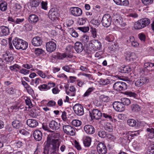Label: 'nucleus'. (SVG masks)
I'll return each instance as SVG.
<instances>
[{
    "label": "nucleus",
    "instance_id": "nucleus-45",
    "mask_svg": "<svg viewBox=\"0 0 154 154\" xmlns=\"http://www.w3.org/2000/svg\"><path fill=\"white\" fill-rule=\"evenodd\" d=\"M34 52L36 55L38 56L43 54L45 52V51L42 49L36 48L35 49Z\"/></svg>",
    "mask_w": 154,
    "mask_h": 154
},
{
    "label": "nucleus",
    "instance_id": "nucleus-7",
    "mask_svg": "<svg viewBox=\"0 0 154 154\" xmlns=\"http://www.w3.org/2000/svg\"><path fill=\"white\" fill-rule=\"evenodd\" d=\"M63 129L64 132L68 135L73 136L75 134V130L70 125H63Z\"/></svg>",
    "mask_w": 154,
    "mask_h": 154
},
{
    "label": "nucleus",
    "instance_id": "nucleus-8",
    "mask_svg": "<svg viewBox=\"0 0 154 154\" xmlns=\"http://www.w3.org/2000/svg\"><path fill=\"white\" fill-rule=\"evenodd\" d=\"M75 113L79 116L82 115L84 114L83 107L79 104H75L73 107Z\"/></svg>",
    "mask_w": 154,
    "mask_h": 154
},
{
    "label": "nucleus",
    "instance_id": "nucleus-6",
    "mask_svg": "<svg viewBox=\"0 0 154 154\" xmlns=\"http://www.w3.org/2000/svg\"><path fill=\"white\" fill-rule=\"evenodd\" d=\"M72 48V46L68 47L66 48V53H63L62 54L59 53L57 54L56 55V57L58 59H63L66 57H68L71 58L72 57V55L71 54V51H69L68 52L69 49H71L70 47Z\"/></svg>",
    "mask_w": 154,
    "mask_h": 154
},
{
    "label": "nucleus",
    "instance_id": "nucleus-12",
    "mask_svg": "<svg viewBox=\"0 0 154 154\" xmlns=\"http://www.w3.org/2000/svg\"><path fill=\"white\" fill-rule=\"evenodd\" d=\"M114 109L118 112H122L124 110V106L122 103L120 102H114L112 104Z\"/></svg>",
    "mask_w": 154,
    "mask_h": 154
},
{
    "label": "nucleus",
    "instance_id": "nucleus-10",
    "mask_svg": "<svg viewBox=\"0 0 154 154\" xmlns=\"http://www.w3.org/2000/svg\"><path fill=\"white\" fill-rule=\"evenodd\" d=\"M97 150L99 154H106L107 152V149L103 143H99L97 146Z\"/></svg>",
    "mask_w": 154,
    "mask_h": 154
},
{
    "label": "nucleus",
    "instance_id": "nucleus-54",
    "mask_svg": "<svg viewBox=\"0 0 154 154\" xmlns=\"http://www.w3.org/2000/svg\"><path fill=\"white\" fill-rule=\"evenodd\" d=\"M91 36L92 37L95 38L97 37V29L91 27Z\"/></svg>",
    "mask_w": 154,
    "mask_h": 154
},
{
    "label": "nucleus",
    "instance_id": "nucleus-64",
    "mask_svg": "<svg viewBox=\"0 0 154 154\" xmlns=\"http://www.w3.org/2000/svg\"><path fill=\"white\" fill-rule=\"evenodd\" d=\"M143 4L145 5H149L153 2V0H142Z\"/></svg>",
    "mask_w": 154,
    "mask_h": 154
},
{
    "label": "nucleus",
    "instance_id": "nucleus-23",
    "mask_svg": "<svg viewBox=\"0 0 154 154\" xmlns=\"http://www.w3.org/2000/svg\"><path fill=\"white\" fill-rule=\"evenodd\" d=\"M75 49L77 53L81 52L84 49L83 44L79 42H76L75 44Z\"/></svg>",
    "mask_w": 154,
    "mask_h": 154
},
{
    "label": "nucleus",
    "instance_id": "nucleus-19",
    "mask_svg": "<svg viewBox=\"0 0 154 154\" xmlns=\"http://www.w3.org/2000/svg\"><path fill=\"white\" fill-rule=\"evenodd\" d=\"M3 57L7 62H11L14 60L13 55L9 53L4 52L3 54Z\"/></svg>",
    "mask_w": 154,
    "mask_h": 154
},
{
    "label": "nucleus",
    "instance_id": "nucleus-56",
    "mask_svg": "<svg viewBox=\"0 0 154 154\" xmlns=\"http://www.w3.org/2000/svg\"><path fill=\"white\" fill-rule=\"evenodd\" d=\"M38 88L40 91L48 90L50 88V87L48 86V85L46 84H43L40 85Z\"/></svg>",
    "mask_w": 154,
    "mask_h": 154
},
{
    "label": "nucleus",
    "instance_id": "nucleus-38",
    "mask_svg": "<svg viewBox=\"0 0 154 154\" xmlns=\"http://www.w3.org/2000/svg\"><path fill=\"white\" fill-rule=\"evenodd\" d=\"M11 142L13 143V146L15 148H20L22 145V142L21 141H14Z\"/></svg>",
    "mask_w": 154,
    "mask_h": 154
},
{
    "label": "nucleus",
    "instance_id": "nucleus-33",
    "mask_svg": "<svg viewBox=\"0 0 154 154\" xmlns=\"http://www.w3.org/2000/svg\"><path fill=\"white\" fill-rule=\"evenodd\" d=\"M146 131L147 132L148 137L150 139H152L154 137V129L152 128H147Z\"/></svg>",
    "mask_w": 154,
    "mask_h": 154
},
{
    "label": "nucleus",
    "instance_id": "nucleus-2",
    "mask_svg": "<svg viewBox=\"0 0 154 154\" xmlns=\"http://www.w3.org/2000/svg\"><path fill=\"white\" fill-rule=\"evenodd\" d=\"M102 45L100 42L97 39L91 40L88 43V46L86 47L87 52L90 53L92 50L96 51L100 50Z\"/></svg>",
    "mask_w": 154,
    "mask_h": 154
},
{
    "label": "nucleus",
    "instance_id": "nucleus-26",
    "mask_svg": "<svg viewBox=\"0 0 154 154\" xmlns=\"http://www.w3.org/2000/svg\"><path fill=\"white\" fill-rule=\"evenodd\" d=\"M131 70V68L128 66L121 67L118 69L119 72L122 73H128Z\"/></svg>",
    "mask_w": 154,
    "mask_h": 154
},
{
    "label": "nucleus",
    "instance_id": "nucleus-46",
    "mask_svg": "<svg viewBox=\"0 0 154 154\" xmlns=\"http://www.w3.org/2000/svg\"><path fill=\"white\" fill-rule=\"evenodd\" d=\"M7 8V3L6 2H3L0 5V9L2 11H5Z\"/></svg>",
    "mask_w": 154,
    "mask_h": 154
},
{
    "label": "nucleus",
    "instance_id": "nucleus-1",
    "mask_svg": "<svg viewBox=\"0 0 154 154\" xmlns=\"http://www.w3.org/2000/svg\"><path fill=\"white\" fill-rule=\"evenodd\" d=\"M60 136L59 133H55L48 135L46 144L48 147L45 148V154H57V152L60 143L58 139Z\"/></svg>",
    "mask_w": 154,
    "mask_h": 154
},
{
    "label": "nucleus",
    "instance_id": "nucleus-58",
    "mask_svg": "<svg viewBox=\"0 0 154 154\" xmlns=\"http://www.w3.org/2000/svg\"><path fill=\"white\" fill-rule=\"evenodd\" d=\"M98 135L100 137L104 138L106 136L107 134L105 131L100 130L98 131Z\"/></svg>",
    "mask_w": 154,
    "mask_h": 154
},
{
    "label": "nucleus",
    "instance_id": "nucleus-22",
    "mask_svg": "<svg viewBox=\"0 0 154 154\" xmlns=\"http://www.w3.org/2000/svg\"><path fill=\"white\" fill-rule=\"evenodd\" d=\"M26 124L29 127L31 128H35L38 125V122L33 119H28L26 121Z\"/></svg>",
    "mask_w": 154,
    "mask_h": 154
},
{
    "label": "nucleus",
    "instance_id": "nucleus-37",
    "mask_svg": "<svg viewBox=\"0 0 154 154\" xmlns=\"http://www.w3.org/2000/svg\"><path fill=\"white\" fill-rule=\"evenodd\" d=\"M13 127L19 129L22 126L21 123L20 121L15 120L12 122Z\"/></svg>",
    "mask_w": 154,
    "mask_h": 154
},
{
    "label": "nucleus",
    "instance_id": "nucleus-60",
    "mask_svg": "<svg viewBox=\"0 0 154 154\" xmlns=\"http://www.w3.org/2000/svg\"><path fill=\"white\" fill-rule=\"evenodd\" d=\"M77 29L81 30L83 32H86L89 30V28L88 26L86 27H79L77 28Z\"/></svg>",
    "mask_w": 154,
    "mask_h": 154
},
{
    "label": "nucleus",
    "instance_id": "nucleus-43",
    "mask_svg": "<svg viewBox=\"0 0 154 154\" xmlns=\"http://www.w3.org/2000/svg\"><path fill=\"white\" fill-rule=\"evenodd\" d=\"M122 103L123 104V106L124 105L126 106H128L131 103V101L129 99L126 98H122L121 100Z\"/></svg>",
    "mask_w": 154,
    "mask_h": 154
},
{
    "label": "nucleus",
    "instance_id": "nucleus-42",
    "mask_svg": "<svg viewBox=\"0 0 154 154\" xmlns=\"http://www.w3.org/2000/svg\"><path fill=\"white\" fill-rule=\"evenodd\" d=\"M69 32L72 36L75 38H77L78 37L79 35L78 33L73 29V28H69Z\"/></svg>",
    "mask_w": 154,
    "mask_h": 154
},
{
    "label": "nucleus",
    "instance_id": "nucleus-57",
    "mask_svg": "<svg viewBox=\"0 0 154 154\" xmlns=\"http://www.w3.org/2000/svg\"><path fill=\"white\" fill-rule=\"evenodd\" d=\"M6 137L2 135L0 136V148L2 147L3 145V142H5Z\"/></svg>",
    "mask_w": 154,
    "mask_h": 154
},
{
    "label": "nucleus",
    "instance_id": "nucleus-24",
    "mask_svg": "<svg viewBox=\"0 0 154 154\" xmlns=\"http://www.w3.org/2000/svg\"><path fill=\"white\" fill-rule=\"evenodd\" d=\"M9 33V30L8 28L5 26L0 27V34L1 35L6 36Z\"/></svg>",
    "mask_w": 154,
    "mask_h": 154
},
{
    "label": "nucleus",
    "instance_id": "nucleus-36",
    "mask_svg": "<svg viewBox=\"0 0 154 154\" xmlns=\"http://www.w3.org/2000/svg\"><path fill=\"white\" fill-rule=\"evenodd\" d=\"M91 139L88 137H86L84 139L83 143L85 146L89 147L91 144Z\"/></svg>",
    "mask_w": 154,
    "mask_h": 154
},
{
    "label": "nucleus",
    "instance_id": "nucleus-31",
    "mask_svg": "<svg viewBox=\"0 0 154 154\" xmlns=\"http://www.w3.org/2000/svg\"><path fill=\"white\" fill-rule=\"evenodd\" d=\"M131 109L133 112H137L141 110L140 106L137 103L132 104L131 106Z\"/></svg>",
    "mask_w": 154,
    "mask_h": 154
},
{
    "label": "nucleus",
    "instance_id": "nucleus-39",
    "mask_svg": "<svg viewBox=\"0 0 154 154\" xmlns=\"http://www.w3.org/2000/svg\"><path fill=\"white\" fill-rule=\"evenodd\" d=\"M140 19L143 25H144V27L148 26L150 23V20L148 18H144Z\"/></svg>",
    "mask_w": 154,
    "mask_h": 154
},
{
    "label": "nucleus",
    "instance_id": "nucleus-32",
    "mask_svg": "<svg viewBox=\"0 0 154 154\" xmlns=\"http://www.w3.org/2000/svg\"><path fill=\"white\" fill-rule=\"evenodd\" d=\"M66 92L68 95L72 96H74L75 95V88L73 86L70 87L69 91H66Z\"/></svg>",
    "mask_w": 154,
    "mask_h": 154
},
{
    "label": "nucleus",
    "instance_id": "nucleus-17",
    "mask_svg": "<svg viewBox=\"0 0 154 154\" xmlns=\"http://www.w3.org/2000/svg\"><path fill=\"white\" fill-rule=\"evenodd\" d=\"M90 114L92 118H93L97 120L99 119L102 116V113L97 109H94L92 110V113H90Z\"/></svg>",
    "mask_w": 154,
    "mask_h": 154
},
{
    "label": "nucleus",
    "instance_id": "nucleus-16",
    "mask_svg": "<svg viewBox=\"0 0 154 154\" xmlns=\"http://www.w3.org/2000/svg\"><path fill=\"white\" fill-rule=\"evenodd\" d=\"M42 42L43 41L42 38L39 36L34 37L32 40V44L34 46H40L42 44Z\"/></svg>",
    "mask_w": 154,
    "mask_h": 154
},
{
    "label": "nucleus",
    "instance_id": "nucleus-29",
    "mask_svg": "<svg viewBox=\"0 0 154 154\" xmlns=\"http://www.w3.org/2000/svg\"><path fill=\"white\" fill-rule=\"evenodd\" d=\"M134 27L135 29L137 30L141 29L144 28V25H143L140 19L138 20L134 24Z\"/></svg>",
    "mask_w": 154,
    "mask_h": 154
},
{
    "label": "nucleus",
    "instance_id": "nucleus-47",
    "mask_svg": "<svg viewBox=\"0 0 154 154\" xmlns=\"http://www.w3.org/2000/svg\"><path fill=\"white\" fill-rule=\"evenodd\" d=\"M94 88L93 87L89 88L84 94L83 96L84 97L88 96L91 94V92L94 91Z\"/></svg>",
    "mask_w": 154,
    "mask_h": 154
},
{
    "label": "nucleus",
    "instance_id": "nucleus-34",
    "mask_svg": "<svg viewBox=\"0 0 154 154\" xmlns=\"http://www.w3.org/2000/svg\"><path fill=\"white\" fill-rule=\"evenodd\" d=\"M129 41L131 43V45L134 47L136 48L139 45L138 42L135 41L134 36H131L129 37Z\"/></svg>",
    "mask_w": 154,
    "mask_h": 154
},
{
    "label": "nucleus",
    "instance_id": "nucleus-27",
    "mask_svg": "<svg viewBox=\"0 0 154 154\" xmlns=\"http://www.w3.org/2000/svg\"><path fill=\"white\" fill-rule=\"evenodd\" d=\"M112 22L117 27L125 25V24L123 23L122 18L121 17H120V18H118L112 21Z\"/></svg>",
    "mask_w": 154,
    "mask_h": 154
},
{
    "label": "nucleus",
    "instance_id": "nucleus-14",
    "mask_svg": "<svg viewBox=\"0 0 154 154\" xmlns=\"http://www.w3.org/2000/svg\"><path fill=\"white\" fill-rule=\"evenodd\" d=\"M149 82V80L146 77L141 78L140 79H138L135 82V85L137 87L142 86L143 85L146 84Z\"/></svg>",
    "mask_w": 154,
    "mask_h": 154
},
{
    "label": "nucleus",
    "instance_id": "nucleus-41",
    "mask_svg": "<svg viewBox=\"0 0 154 154\" xmlns=\"http://www.w3.org/2000/svg\"><path fill=\"white\" fill-rule=\"evenodd\" d=\"M100 101L104 102H108L109 100V98L108 96L104 95H101L100 96Z\"/></svg>",
    "mask_w": 154,
    "mask_h": 154
},
{
    "label": "nucleus",
    "instance_id": "nucleus-50",
    "mask_svg": "<svg viewBox=\"0 0 154 154\" xmlns=\"http://www.w3.org/2000/svg\"><path fill=\"white\" fill-rule=\"evenodd\" d=\"M104 128L106 130L109 131H111L112 130V126L109 123H106L105 125Z\"/></svg>",
    "mask_w": 154,
    "mask_h": 154
},
{
    "label": "nucleus",
    "instance_id": "nucleus-9",
    "mask_svg": "<svg viewBox=\"0 0 154 154\" xmlns=\"http://www.w3.org/2000/svg\"><path fill=\"white\" fill-rule=\"evenodd\" d=\"M58 10L55 8H52L50 10L48 16L50 19L51 20H55L59 16Z\"/></svg>",
    "mask_w": 154,
    "mask_h": 154
},
{
    "label": "nucleus",
    "instance_id": "nucleus-15",
    "mask_svg": "<svg viewBox=\"0 0 154 154\" xmlns=\"http://www.w3.org/2000/svg\"><path fill=\"white\" fill-rule=\"evenodd\" d=\"M71 13L72 15L75 16H79L82 14V11L81 8L77 7H72L71 8Z\"/></svg>",
    "mask_w": 154,
    "mask_h": 154
},
{
    "label": "nucleus",
    "instance_id": "nucleus-62",
    "mask_svg": "<svg viewBox=\"0 0 154 154\" xmlns=\"http://www.w3.org/2000/svg\"><path fill=\"white\" fill-rule=\"evenodd\" d=\"M91 23L92 24L98 26L100 23V21L98 20H95L94 19H93L91 21Z\"/></svg>",
    "mask_w": 154,
    "mask_h": 154
},
{
    "label": "nucleus",
    "instance_id": "nucleus-4",
    "mask_svg": "<svg viewBox=\"0 0 154 154\" xmlns=\"http://www.w3.org/2000/svg\"><path fill=\"white\" fill-rule=\"evenodd\" d=\"M114 90L118 91H124L127 88V85L126 83L123 82H117L113 85Z\"/></svg>",
    "mask_w": 154,
    "mask_h": 154
},
{
    "label": "nucleus",
    "instance_id": "nucleus-59",
    "mask_svg": "<svg viewBox=\"0 0 154 154\" xmlns=\"http://www.w3.org/2000/svg\"><path fill=\"white\" fill-rule=\"evenodd\" d=\"M36 72L43 79H45L46 77L45 74L42 71L37 69H36Z\"/></svg>",
    "mask_w": 154,
    "mask_h": 154
},
{
    "label": "nucleus",
    "instance_id": "nucleus-52",
    "mask_svg": "<svg viewBox=\"0 0 154 154\" xmlns=\"http://www.w3.org/2000/svg\"><path fill=\"white\" fill-rule=\"evenodd\" d=\"M72 123L73 125L75 127H78L81 125L82 122L78 120L75 119L72 120Z\"/></svg>",
    "mask_w": 154,
    "mask_h": 154
},
{
    "label": "nucleus",
    "instance_id": "nucleus-25",
    "mask_svg": "<svg viewBox=\"0 0 154 154\" xmlns=\"http://www.w3.org/2000/svg\"><path fill=\"white\" fill-rule=\"evenodd\" d=\"M28 20L30 23L35 24L38 21V18L35 14H30L29 16Z\"/></svg>",
    "mask_w": 154,
    "mask_h": 154
},
{
    "label": "nucleus",
    "instance_id": "nucleus-44",
    "mask_svg": "<svg viewBox=\"0 0 154 154\" xmlns=\"http://www.w3.org/2000/svg\"><path fill=\"white\" fill-rule=\"evenodd\" d=\"M115 39L113 35L112 34L107 35L105 38V40L109 42H113Z\"/></svg>",
    "mask_w": 154,
    "mask_h": 154
},
{
    "label": "nucleus",
    "instance_id": "nucleus-11",
    "mask_svg": "<svg viewBox=\"0 0 154 154\" xmlns=\"http://www.w3.org/2000/svg\"><path fill=\"white\" fill-rule=\"evenodd\" d=\"M46 48L47 51L51 53L54 51L56 48V43L52 41H50L46 43Z\"/></svg>",
    "mask_w": 154,
    "mask_h": 154
},
{
    "label": "nucleus",
    "instance_id": "nucleus-28",
    "mask_svg": "<svg viewBox=\"0 0 154 154\" xmlns=\"http://www.w3.org/2000/svg\"><path fill=\"white\" fill-rule=\"evenodd\" d=\"M144 68L149 71L154 70V63H144Z\"/></svg>",
    "mask_w": 154,
    "mask_h": 154
},
{
    "label": "nucleus",
    "instance_id": "nucleus-13",
    "mask_svg": "<svg viewBox=\"0 0 154 154\" xmlns=\"http://www.w3.org/2000/svg\"><path fill=\"white\" fill-rule=\"evenodd\" d=\"M49 126L50 128L53 130L57 131L59 129L60 127V124L55 121L52 120L49 123Z\"/></svg>",
    "mask_w": 154,
    "mask_h": 154
},
{
    "label": "nucleus",
    "instance_id": "nucleus-55",
    "mask_svg": "<svg viewBox=\"0 0 154 154\" xmlns=\"http://www.w3.org/2000/svg\"><path fill=\"white\" fill-rule=\"evenodd\" d=\"M110 83L109 80L108 79H100V83L103 85H106Z\"/></svg>",
    "mask_w": 154,
    "mask_h": 154
},
{
    "label": "nucleus",
    "instance_id": "nucleus-49",
    "mask_svg": "<svg viewBox=\"0 0 154 154\" xmlns=\"http://www.w3.org/2000/svg\"><path fill=\"white\" fill-rule=\"evenodd\" d=\"M9 68L11 70L17 72L18 71L17 69H20L21 67L18 65L15 64L14 65L10 66Z\"/></svg>",
    "mask_w": 154,
    "mask_h": 154
},
{
    "label": "nucleus",
    "instance_id": "nucleus-53",
    "mask_svg": "<svg viewBox=\"0 0 154 154\" xmlns=\"http://www.w3.org/2000/svg\"><path fill=\"white\" fill-rule=\"evenodd\" d=\"M25 101L26 105L28 106L29 108H31L32 107V104L29 98L26 97Z\"/></svg>",
    "mask_w": 154,
    "mask_h": 154
},
{
    "label": "nucleus",
    "instance_id": "nucleus-35",
    "mask_svg": "<svg viewBox=\"0 0 154 154\" xmlns=\"http://www.w3.org/2000/svg\"><path fill=\"white\" fill-rule=\"evenodd\" d=\"M81 40L86 48V47H88V46L87 44L89 40V38L88 36L86 35H83L82 37Z\"/></svg>",
    "mask_w": 154,
    "mask_h": 154
},
{
    "label": "nucleus",
    "instance_id": "nucleus-3",
    "mask_svg": "<svg viewBox=\"0 0 154 154\" xmlns=\"http://www.w3.org/2000/svg\"><path fill=\"white\" fill-rule=\"evenodd\" d=\"M13 43L15 48L17 50H26L28 47V43L23 40L16 38L13 40Z\"/></svg>",
    "mask_w": 154,
    "mask_h": 154
},
{
    "label": "nucleus",
    "instance_id": "nucleus-51",
    "mask_svg": "<svg viewBox=\"0 0 154 154\" xmlns=\"http://www.w3.org/2000/svg\"><path fill=\"white\" fill-rule=\"evenodd\" d=\"M16 90L14 87H9L7 90L8 93L9 94L11 95L15 94L16 93Z\"/></svg>",
    "mask_w": 154,
    "mask_h": 154
},
{
    "label": "nucleus",
    "instance_id": "nucleus-63",
    "mask_svg": "<svg viewBox=\"0 0 154 154\" xmlns=\"http://www.w3.org/2000/svg\"><path fill=\"white\" fill-rule=\"evenodd\" d=\"M62 69L68 72H71L73 71V69L69 67L68 65H66L63 67Z\"/></svg>",
    "mask_w": 154,
    "mask_h": 154
},
{
    "label": "nucleus",
    "instance_id": "nucleus-48",
    "mask_svg": "<svg viewBox=\"0 0 154 154\" xmlns=\"http://www.w3.org/2000/svg\"><path fill=\"white\" fill-rule=\"evenodd\" d=\"M127 123L131 127H134L135 126L136 124V121L133 119H130L128 120Z\"/></svg>",
    "mask_w": 154,
    "mask_h": 154
},
{
    "label": "nucleus",
    "instance_id": "nucleus-30",
    "mask_svg": "<svg viewBox=\"0 0 154 154\" xmlns=\"http://www.w3.org/2000/svg\"><path fill=\"white\" fill-rule=\"evenodd\" d=\"M114 2L117 5L127 6L129 4L128 0H113Z\"/></svg>",
    "mask_w": 154,
    "mask_h": 154
},
{
    "label": "nucleus",
    "instance_id": "nucleus-5",
    "mask_svg": "<svg viewBox=\"0 0 154 154\" xmlns=\"http://www.w3.org/2000/svg\"><path fill=\"white\" fill-rule=\"evenodd\" d=\"M112 22V17L109 14H104L101 21L103 25L105 27H107L110 26Z\"/></svg>",
    "mask_w": 154,
    "mask_h": 154
},
{
    "label": "nucleus",
    "instance_id": "nucleus-21",
    "mask_svg": "<svg viewBox=\"0 0 154 154\" xmlns=\"http://www.w3.org/2000/svg\"><path fill=\"white\" fill-rule=\"evenodd\" d=\"M21 83L29 94H32L34 93L33 89L26 82L24 81H22Z\"/></svg>",
    "mask_w": 154,
    "mask_h": 154
},
{
    "label": "nucleus",
    "instance_id": "nucleus-40",
    "mask_svg": "<svg viewBox=\"0 0 154 154\" xmlns=\"http://www.w3.org/2000/svg\"><path fill=\"white\" fill-rule=\"evenodd\" d=\"M147 154H154V144L151 143L148 146L147 150Z\"/></svg>",
    "mask_w": 154,
    "mask_h": 154
},
{
    "label": "nucleus",
    "instance_id": "nucleus-20",
    "mask_svg": "<svg viewBox=\"0 0 154 154\" xmlns=\"http://www.w3.org/2000/svg\"><path fill=\"white\" fill-rule=\"evenodd\" d=\"M33 135L34 139L36 141H39L42 139V133L40 130L35 131L33 133Z\"/></svg>",
    "mask_w": 154,
    "mask_h": 154
},
{
    "label": "nucleus",
    "instance_id": "nucleus-61",
    "mask_svg": "<svg viewBox=\"0 0 154 154\" xmlns=\"http://www.w3.org/2000/svg\"><path fill=\"white\" fill-rule=\"evenodd\" d=\"M86 20L85 18H79L78 20V23L80 25H83L85 23Z\"/></svg>",
    "mask_w": 154,
    "mask_h": 154
},
{
    "label": "nucleus",
    "instance_id": "nucleus-18",
    "mask_svg": "<svg viewBox=\"0 0 154 154\" xmlns=\"http://www.w3.org/2000/svg\"><path fill=\"white\" fill-rule=\"evenodd\" d=\"M85 132L88 134H92L95 132V129L94 127L90 125H85L84 127Z\"/></svg>",
    "mask_w": 154,
    "mask_h": 154
}]
</instances>
